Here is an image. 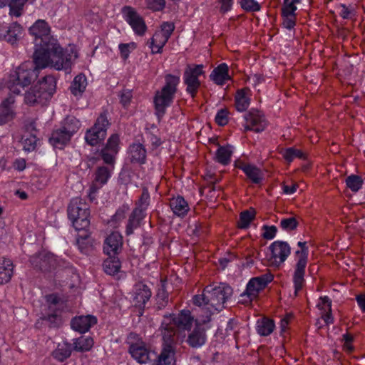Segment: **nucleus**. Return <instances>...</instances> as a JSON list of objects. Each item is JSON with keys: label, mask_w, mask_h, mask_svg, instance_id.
Segmentation results:
<instances>
[{"label": "nucleus", "mask_w": 365, "mask_h": 365, "mask_svg": "<svg viewBox=\"0 0 365 365\" xmlns=\"http://www.w3.org/2000/svg\"><path fill=\"white\" fill-rule=\"evenodd\" d=\"M262 230H264L262 236L266 240H272L275 237L277 232V227L274 225H264L262 227Z\"/></svg>", "instance_id": "nucleus-63"}, {"label": "nucleus", "mask_w": 365, "mask_h": 365, "mask_svg": "<svg viewBox=\"0 0 365 365\" xmlns=\"http://www.w3.org/2000/svg\"><path fill=\"white\" fill-rule=\"evenodd\" d=\"M245 124L244 130H252L256 133L263 131L267 122L264 115L258 110H250L245 115Z\"/></svg>", "instance_id": "nucleus-18"}, {"label": "nucleus", "mask_w": 365, "mask_h": 365, "mask_svg": "<svg viewBox=\"0 0 365 365\" xmlns=\"http://www.w3.org/2000/svg\"><path fill=\"white\" fill-rule=\"evenodd\" d=\"M273 279L274 276L270 272L251 278L247 284L245 290L240 294L242 299L240 302L242 304L251 303Z\"/></svg>", "instance_id": "nucleus-6"}, {"label": "nucleus", "mask_w": 365, "mask_h": 365, "mask_svg": "<svg viewBox=\"0 0 365 365\" xmlns=\"http://www.w3.org/2000/svg\"><path fill=\"white\" fill-rule=\"evenodd\" d=\"M317 307L322 311V312L327 310L330 311V309L331 308V301L327 296L321 297L319 299V302Z\"/></svg>", "instance_id": "nucleus-62"}, {"label": "nucleus", "mask_w": 365, "mask_h": 365, "mask_svg": "<svg viewBox=\"0 0 365 365\" xmlns=\"http://www.w3.org/2000/svg\"><path fill=\"white\" fill-rule=\"evenodd\" d=\"M173 99V93H156L153 103L155 114L159 119L164 115L166 108L170 106Z\"/></svg>", "instance_id": "nucleus-22"}, {"label": "nucleus", "mask_w": 365, "mask_h": 365, "mask_svg": "<svg viewBox=\"0 0 365 365\" xmlns=\"http://www.w3.org/2000/svg\"><path fill=\"white\" fill-rule=\"evenodd\" d=\"M38 139L34 134H29L22 138V145L26 151H33L36 149Z\"/></svg>", "instance_id": "nucleus-52"}, {"label": "nucleus", "mask_w": 365, "mask_h": 365, "mask_svg": "<svg viewBox=\"0 0 365 365\" xmlns=\"http://www.w3.org/2000/svg\"><path fill=\"white\" fill-rule=\"evenodd\" d=\"M146 137L149 143L151 144L153 149H156L162 144L160 138L151 132L146 133Z\"/></svg>", "instance_id": "nucleus-64"}, {"label": "nucleus", "mask_w": 365, "mask_h": 365, "mask_svg": "<svg viewBox=\"0 0 365 365\" xmlns=\"http://www.w3.org/2000/svg\"><path fill=\"white\" fill-rule=\"evenodd\" d=\"M255 212L254 210H245L240 213V219L237 222V226L240 229H245L249 227L250 222L255 218Z\"/></svg>", "instance_id": "nucleus-48"}, {"label": "nucleus", "mask_w": 365, "mask_h": 365, "mask_svg": "<svg viewBox=\"0 0 365 365\" xmlns=\"http://www.w3.org/2000/svg\"><path fill=\"white\" fill-rule=\"evenodd\" d=\"M87 85L88 81L86 76L80 73L74 78L70 87L71 91H84Z\"/></svg>", "instance_id": "nucleus-46"}, {"label": "nucleus", "mask_w": 365, "mask_h": 365, "mask_svg": "<svg viewBox=\"0 0 365 365\" xmlns=\"http://www.w3.org/2000/svg\"><path fill=\"white\" fill-rule=\"evenodd\" d=\"M127 343L129 344L128 351L131 356L140 364H145L151 359L152 355L155 356V353L135 333L129 334Z\"/></svg>", "instance_id": "nucleus-8"}, {"label": "nucleus", "mask_w": 365, "mask_h": 365, "mask_svg": "<svg viewBox=\"0 0 365 365\" xmlns=\"http://www.w3.org/2000/svg\"><path fill=\"white\" fill-rule=\"evenodd\" d=\"M169 206L174 215L183 217L190 210L188 202L181 195H177L170 199Z\"/></svg>", "instance_id": "nucleus-26"}, {"label": "nucleus", "mask_w": 365, "mask_h": 365, "mask_svg": "<svg viewBox=\"0 0 365 365\" xmlns=\"http://www.w3.org/2000/svg\"><path fill=\"white\" fill-rule=\"evenodd\" d=\"M123 237L118 232H113L105 240L103 250L108 255H116L121 249Z\"/></svg>", "instance_id": "nucleus-25"}, {"label": "nucleus", "mask_w": 365, "mask_h": 365, "mask_svg": "<svg viewBox=\"0 0 365 365\" xmlns=\"http://www.w3.org/2000/svg\"><path fill=\"white\" fill-rule=\"evenodd\" d=\"M76 244L81 252L85 255H89L94 249V240L88 233L78 235Z\"/></svg>", "instance_id": "nucleus-33"}, {"label": "nucleus", "mask_w": 365, "mask_h": 365, "mask_svg": "<svg viewBox=\"0 0 365 365\" xmlns=\"http://www.w3.org/2000/svg\"><path fill=\"white\" fill-rule=\"evenodd\" d=\"M24 4V0H11L10 3V14L19 17L21 15Z\"/></svg>", "instance_id": "nucleus-57"}, {"label": "nucleus", "mask_w": 365, "mask_h": 365, "mask_svg": "<svg viewBox=\"0 0 365 365\" xmlns=\"http://www.w3.org/2000/svg\"><path fill=\"white\" fill-rule=\"evenodd\" d=\"M71 354V345L67 342L58 344L57 348L53 351L52 356L58 361H63Z\"/></svg>", "instance_id": "nucleus-37"}, {"label": "nucleus", "mask_w": 365, "mask_h": 365, "mask_svg": "<svg viewBox=\"0 0 365 365\" xmlns=\"http://www.w3.org/2000/svg\"><path fill=\"white\" fill-rule=\"evenodd\" d=\"M120 136L117 133L112 134L107 140L105 147L108 150H113L116 153L120 150Z\"/></svg>", "instance_id": "nucleus-56"}, {"label": "nucleus", "mask_w": 365, "mask_h": 365, "mask_svg": "<svg viewBox=\"0 0 365 365\" xmlns=\"http://www.w3.org/2000/svg\"><path fill=\"white\" fill-rule=\"evenodd\" d=\"M204 66L187 65L183 74V80L187 86L186 91H197L200 87L199 77L204 74Z\"/></svg>", "instance_id": "nucleus-15"}, {"label": "nucleus", "mask_w": 365, "mask_h": 365, "mask_svg": "<svg viewBox=\"0 0 365 365\" xmlns=\"http://www.w3.org/2000/svg\"><path fill=\"white\" fill-rule=\"evenodd\" d=\"M151 295V290L146 284L143 282L135 284V296L133 299L135 306L139 307H143L150 299Z\"/></svg>", "instance_id": "nucleus-29"}, {"label": "nucleus", "mask_w": 365, "mask_h": 365, "mask_svg": "<svg viewBox=\"0 0 365 365\" xmlns=\"http://www.w3.org/2000/svg\"><path fill=\"white\" fill-rule=\"evenodd\" d=\"M78 58L73 47L63 49L57 40H51L41 49H35L33 55L35 69L51 66L56 70H70L72 61Z\"/></svg>", "instance_id": "nucleus-1"}, {"label": "nucleus", "mask_w": 365, "mask_h": 365, "mask_svg": "<svg viewBox=\"0 0 365 365\" xmlns=\"http://www.w3.org/2000/svg\"><path fill=\"white\" fill-rule=\"evenodd\" d=\"M13 274V264L9 259H0V284L10 281Z\"/></svg>", "instance_id": "nucleus-34"}, {"label": "nucleus", "mask_w": 365, "mask_h": 365, "mask_svg": "<svg viewBox=\"0 0 365 365\" xmlns=\"http://www.w3.org/2000/svg\"><path fill=\"white\" fill-rule=\"evenodd\" d=\"M104 260L103 267L104 272L109 275H115L118 274L120 269L121 264L119 259L113 255Z\"/></svg>", "instance_id": "nucleus-35"}, {"label": "nucleus", "mask_w": 365, "mask_h": 365, "mask_svg": "<svg viewBox=\"0 0 365 365\" xmlns=\"http://www.w3.org/2000/svg\"><path fill=\"white\" fill-rule=\"evenodd\" d=\"M228 110L226 108L219 110L215 115V123L220 126H224L228 123Z\"/></svg>", "instance_id": "nucleus-60"}, {"label": "nucleus", "mask_w": 365, "mask_h": 365, "mask_svg": "<svg viewBox=\"0 0 365 365\" xmlns=\"http://www.w3.org/2000/svg\"><path fill=\"white\" fill-rule=\"evenodd\" d=\"M93 346V340L91 337L81 336L73 341V349L77 351H88Z\"/></svg>", "instance_id": "nucleus-43"}, {"label": "nucleus", "mask_w": 365, "mask_h": 365, "mask_svg": "<svg viewBox=\"0 0 365 365\" xmlns=\"http://www.w3.org/2000/svg\"><path fill=\"white\" fill-rule=\"evenodd\" d=\"M125 21L131 26L135 34L143 36L147 26L143 17L131 6H125L122 9Z\"/></svg>", "instance_id": "nucleus-12"}, {"label": "nucleus", "mask_w": 365, "mask_h": 365, "mask_svg": "<svg viewBox=\"0 0 365 365\" xmlns=\"http://www.w3.org/2000/svg\"><path fill=\"white\" fill-rule=\"evenodd\" d=\"M51 29L45 20H37L30 28L29 33L34 36L35 49H41L51 40H56L50 35Z\"/></svg>", "instance_id": "nucleus-11"}, {"label": "nucleus", "mask_w": 365, "mask_h": 365, "mask_svg": "<svg viewBox=\"0 0 365 365\" xmlns=\"http://www.w3.org/2000/svg\"><path fill=\"white\" fill-rule=\"evenodd\" d=\"M283 157L287 161L292 162L295 158H304V154L300 150L289 148L284 151Z\"/></svg>", "instance_id": "nucleus-55"}, {"label": "nucleus", "mask_w": 365, "mask_h": 365, "mask_svg": "<svg viewBox=\"0 0 365 365\" xmlns=\"http://www.w3.org/2000/svg\"><path fill=\"white\" fill-rule=\"evenodd\" d=\"M240 4L246 12L254 13L261 9L260 4L255 0H241Z\"/></svg>", "instance_id": "nucleus-54"}, {"label": "nucleus", "mask_w": 365, "mask_h": 365, "mask_svg": "<svg viewBox=\"0 0 365 365\" xmlns=\"http://www.w3.org/2000/svg\"><path fill=\"white\" fill-rule=\"evenodd\" d=\"M232 153V147L230 145L219 146L215 153V160L223 165H227L231 161Z\"/></svg>", "instance_id": "nucleus-36"}, {"label": "nucleus", "mask_w": 365, "mask_h": 365, "mask_svg": "<svg viewBox=\"0 0 365 365\" xmlns=\"http://www.w3.org/2000/svg\"><path fill=\"white\" fill-rule=\"evenodd\" d=\"M145 216L146 214H142L140 211L133 210L126 223L125 235L129 236L133 234L134 230L141 225L142 221Z\"/></svg>", "instance_id": "nucleus-31"}, {"label": "nucleus", "mask_w": 365, "mask_h": 365, "mask_svg": "<svg viewBox=\"0 0 365 365\" xmlns=\"http://www.w3.org/2000/svg\"><path fill=\"white\" fill-rule=\"evenodd\" d=\"M113 168L114 167L111 168L108 165L107 166L98 167L95 173L96 182L99 183L101 185H105L110 178Z\"/></svg>", "instance_id": "nucleus-38"}, {"label": "nucleus", "mask_w": 365, "mask_h": 365, "mask_svg": "<svg viewBox=\"0 0 365 365\" xmlns=\"http://www.w3.org/2000/svg\"><path fill=\"white\" fill-rule=\"evenodd\" d=\"M110 125L106 113H102L96 119L94 125L86 132V142L91 146L98 145L106 138Z\"/></svg>", "instance_id": "nucleus-9"}, {"label": "nucleus", "mask_w": 365, "mask_h": 365, "mask_svg": "<svg viewBox=\"0 0 365 365\" xmlns=\"http://www.w3.org/2000/svg\"><path fill=\"white\" fill-rule=\"evenodd\" d=\"M128 155V159L132 163L143 165L146 163L147 150L142 143H133L130 145Z\"/></svg>", "instance_id": "nucleus-23"}, {"label": "nucleus", "mask_w": 365, "mask_h": 365, "mask_svg": "<svg viewBox=\"0 0 365 365\" xmlns=\"http://www.w3.org/2000/svg\"><path fill=\"white\" fill-rule=\"evenodd\" d=\"M118 153L113 150H108L106 147H103L101 152L100 155L103 162L110 167H114L115 158Z\"/></svg>", "instance_id": "nucleus-50"}, {"label": "nucleus", "mask_w": 365, "mask_h": 365, "mask_svg": "<svg viewBox=\"0 0 365 365\" xmlns=\"http://www.w3.org/2000/svg\"><path fill=\"white\" fill-rule=\"evenodd\" d=\"M346 184L352 192H356L361 188L363 180L359 175H351L346 178Z\"/></svg>", "instance_id": "nucleus-49"}, {"label": "nucleus", "mask_w": 365, "mask_h": 365, "mask_svg": "<svg viewBox=\"0 0 365 365\" xmlns=\"http://www.w3.org/2000/svg\"><path fill=\"white\" fill-rule=\"evenodd\" d=\"M297 245L300 247V250L295 252L296 264L293 274L295 296H297V293L302 289L304 284V275L309 254L306 242H299Z\"/></svg>", "instance_id": "nucleus-5"}, {"label": "nucleus", "mask_w": 365, "mask_h": 365, "mask_svg": "<svg viewBox=\"0 0 365 365\" xmlns=\"http://www.w3.org/2000/svg\"><path fill=\"white\" fill-rule=\"evenodd\" d=\"M298 222L295 217L283 218L280 222V227L286 231L294 230L297 228Z\"/></svg>", "instance_id": "nucleus-58"}, {"label": "nucleus", "mask_w": 365, "mask_h": 365, "mask_svg": "<svg viewBox=\"0 0 365 365\" xmlns=\"http://www.w3.org/2000/svg\"><path fill=\"white\" fill-rule=\"evenodd\" d=\"M161 332L163 340V348L153 365H173L175 354V331L169 323L164 322L161 324Z\"/></svg>", "instance_id": "nucleus-3"}, {"label": "nucleus", "mask_w": 365, "mask_h": 365, "mask_svg": "<svg viewBox=\"0 0 365 365\" xmlns=\"http://www.w3.org/2000/svg\"><path fill=\"white\" fill-rule=\"evenodd\" d=\"M81 122L72 115L66 116L61 123L60 127L71 138L81 128Z\"/></svg>", "instance_id": "nucleus-32"}, {"label": "nucleus", "mask_w": 365, "mask_h": 365, "mask_svg": "<svg viewBox=\"0 0 365 365\" xmlns=\"http://www.w3.org/2000/svg\"><path fill=\"white\" fill-rule=\"evenodd\" d=\"M339 14L344 19H351L356 16V9L353 5L341 4L338 6Z\"/></svg>", "instance_id": "nucleus-51"}, {"label": "nucleus", "mask_w": 365, "mask_h": 365, "mask_svg": "<svg viewBox=\"0 0 365 365\" xmlns=\"http://www.w3.org/2000/svg\"><path fill=\"white\" fill-rule=\"evenodd\" d=\"M56 89V79L53 76H46L39 83L40 91H55Z\"/></svg>", "instance_id": "nucleus-47"}, {"label": "nucleus", "mask_w": 365, "mask_h": 365, "mask_svg": "<svg viewBox=\"0 0 365 365\" xmlns=\"http://www.w3.org/2000/svg\"><path fill=\"white\" fill-rule=\"evenodd\" d=\"M210 79L216 85L227 86L232 83V76L230 74L229 66L222 63L215 67L210 74Z\"/></svg>", "instance_id": "nucleus-20"}, {"label": "nucleus", "mask_w": 365, "mask_h": 365, "mask_svg": "<svg viewBox=\"0 0 365 365\" xmlns=\"http://www.w3.org/2000/svg\"><path fill=\"white\" fill-rule=\"evenodd\" d=\"M68 216L76 230H85L90 226V212L88 205L81 198L71 200L68 207Z\"/></svg>", "instance_id": "nucleus-4"}, {"label": "nucleus", "mask_w": 365, "mask_h": 365, "mask_svg": "<svg viewBox=\"0 0 365 365\" xmlns=\"http://www.w3.org/2000/svg\"><path fill=\"white\" fill-rule=\"evenodd\" d=\"M30 262L34 269L43 272H50L57 266L56 256L46 251H41L31 257Z\"/></svg>", "instance_id": "nucleus-14"}, {"label": "nucleus", "mask_w": 365, "mask_h": 365, "mask_svg": "<svg viewBox=\"0 0 365 365\" xmlns=\"http://www.w3.org/2000/svg\"><path fill=\"white\" fill-rule=\"evenodd\" d=\"M249 93H236L235 96V106L237 111H245L250 104Z\"/></svg>", "instance_id": "nucleus-39"}, {"label": "nucleus", "mask_w": 365, "mask_h": 365, "mask_svg": "<svg viewBox=\"0 0 365 365\" xmlns=\"http://www.w3.org/2000/svg\"><path fill=\"white\" fill-rule=\"evenodd\" d=\"M302 0H283L281 7V16L282 17V25L284 28L291 30L297 22V5L302 3Z\"/></svg>", "instance_id": "nucleus-13"}, {"label": "nucleus", "mask_w": 365, "mask_h": 365, "mask_svg": "<svg viewBox=\"0 0 365 365\" xmlns=\"http://www.w3.org/2000/svg\"><path fill=\"white\" fill-rule=\"evenodd\" d=\"M233 293L232 288L226 283H215L206 286L201 294L193 297V304L203 307L206 309L209 315L207 319L204 322L210 321V316L215 312H221L226 308V303L230 299Z\"/></svg>", "instance_id": "nucleus-2"}, {"label": "nucleus", "mask_w": 365, "mask_h": 365, "mask_svg": "<svg viewBox=\"0 0 365 365\" xmlns=\"http://www.w3.org/2000/svg\"><path fill=\"white\" fill-rule=\"evenodd\" d=\"M244 173L254 183L258 184L262 180L261 170L255 165H249V166L245 167Z\"/></svg>", "instance_id": "nucleus-45"}, {"label": "nucleus", "mask_w": 365, "mask_h": 365, "mask_svg": "<svg viewBox=\"0 0 365 365\" xmlns=\"http://www.w3.org/2000/svg\"><path fill=\"white\" fill-rule=\"evenodd\" d=\"M165 0H146L147 8L153 11H162L165 7Z\"/></svg>", "instance_id": "nucleus-61"}, {"label": "nucleus", "mask_w": 365, "mask_h": 365, "mask_svg": "<svg viewBox=\"0 0 365 365\" xmlns=\"http://www.w3.org/2000/svg\"><path fill=\"white\" fill-rule=\"evenodd\" d=\"M269 249L271 252L269 261L274 266H280L288 257L291 252V248L287 242L274 241Z\"/></svg>", "instance_id": "nucleus-16"}, {"label": "nucleus", "mask_w": 365, "mask_h": 365, "mask_svg": "<svg viewBox=\"0 0 365 365\" xmlns=\"http://www.w3.org/2000/svg\"><path fill=\"white\" fill-rule=\"evenodd\" d=\"M97 323L94 316H79L74 317L71 322V328L80 333L87 332L92 326Z\"/></svg>", "instance_id": "nucleus-24"}, {"label": "nucleus", "mask_w": 365, "mask_h": 365, "mask_svg": "<svg viewBox=\"0 0 365 365\" xmlns=\"http://www.w3.org/2000/svg\"><path fill=\"white\" fill-rule=\"evenodd\" d=\"M180 83V77L173 75H167L165 76V85L161 91H175L177 86Z\"/></svg>", "instance_id": "nucleus-53"}, {"label": "nucleus", "mask_w": 365, "mask_h": 365, "mask_svg": "<svg viewBox=\"0 0 365 365\" xmlns=\"http://www.w3.org/2000/svg\"><path fill=\"white\" fill-rule=\"evenodd\" d=\"M150 205V194L147 188H143L142 194L133 210L140 211L142 214H146V210Z\"/></svg>", "instance_id": "nucleus-44"}, {"label": "nucleus", "mask_w": 365, "mask_h": 365, "mask_svg": "<svg viewBox=\"0 0 365 365\" xmlns=\"http://www.w3.org/2000/svg\"><path fill=\"white\" fill-rule=\"evenodd\" d=\"M175 30V25L172 22L165 21L160 27V30L155 32L150 41L148 42L152 53H161L164 46L168 42Z\"/></svg>", "instance_id": "nucleus-10"}, {"label": "nucleus", "mask_w": 365, "mask_h": 365, "mask_svg": "<svg viewBox=\"0 0 365 365\" xmlns=\"http://www.w3.org/2000/svg\"><path fill=\"white\" fill-rule=\"evenodd\" d=\"M206 334L203 328L196 327L187 336L186 342L192 348L197 349L206 342Z\"/></svg>", "instance_id": "nucleus-30"}, {"label": "nucleus", "mask_w": 365, "mask_h": 365, "mask_svg": "<svg viewBox=\"0 0 365 365\" xmlns=\"http://www.w3.org/2000/svg\"><path fill=\"white\" fill-rule=\"evenodd\" d=\"M68 136L61 127L53 130L48 139L49 143L55 148L63 149L71 141Z\"/></svg>", "instance_id": "nucleus-28"}, {"label": "nucleus", "mask_w": 365, "mask_h": 365, "mask_svg": "<svg viewBox=\"0 0 365 365\" xmlns=\"http://www.w3.org/2000/svg\"><path fill=\"white\" fill-rule=\"evenodd\" d=\"M166 280H160V285L157 292V307L162 309L168 303V293L165 289Z\"/></svg>", "instance_id": "nucleus-42"}, {"label": "nucleus", "mask_w": 365, "mask_h": 365, "mask_svg": "<svg viewBox=\"0 0 365 365\" xmlns=\"http://www.w3.org/2000/svg\"><path fill=\"white\" fill-rule=\"evenodd\" d=\"M136 47L135 43L131 42L128 43H120L118 48L120 53V56L123 60L128 59L131 51L134 50Z\"/></svg>", "instance_id": "nucleus-59"}, {"label": "nucleus", "mask_w": 365, "mask_h": 365, "mask_svg": "<svg viewBox=\"0 0 365 365\" xmlns=\"http://www.w3.org/2000/svg\"><path fill=\"white\" fill-rule=\"evenodd\" d=\"M34 71L25 68V65H21L18 68L16 78L12 86H8L11 91H20L29 86L34 80Z\"/></svg>", "instance_id": "nucleus-19"}, {"label": "nucleus", "mask_w": 365, "mask_h": 365, "mask_svg": "<svg viewBox=\"0 0 365 365\" xmlns=\"http://www.w3.org/2000/svg\"><path fill=\"white\" fill-rule=\"evenodd\" d=\"M6 31L5 40L13 44L21 35L22 27L17 23H13L9 26H6Z\"/></svg>", "instance_id": "nucleus-41"}, {"label": "nucleus", "mask_w": 365, "mask_h": 365, "mask_svg": "<svg viewBox=\"0 0 365 365\" xmlns=\"http://www.w3.org/2000/svg\"><path fill=\"white\" fill-rule=\"evenodd\" d=\"M194 321L193 317L189 310L183 309L177 316L173 317L171 314L169 316L165 315L164 320L162 322H166L169 323L170 326L173 327L175 331V328L180 330L190 331L192 327Z\"/></svg>", "instance_id": "nucleus-17"}, {"label": "nucleus", "mask_w": 365, "mask_h": 365, "mask_svg": "<svg viewBox=\"0 0 365 365\" xmlns=\"http://www.w3.org/2000/svg\"><path fill=\"white\" fill-rule=\"evenodd\" d=\"M46 299L48 311L41 319L48 322V326L51 328L59 327L63 323L61 313L65 307V302L55 294L47 295Z\"/></svg>", "instance_id": "nucleus-7"}, {"label": "nucleus", "mask_w": 365, "mask_h": 365, "mask_svg": "<svg viewBox=\"0 0 365 365\" xmlns=\"http://www.w3.org/2000/svg\"><path fill=\"white\" fill-rule=\"evenodd\" d=\"M273 320L264 318L257 322V331L260 336L269 335L274 329Z\"/></svg>", "instance_id": "nucleus-40"}, {"label": "nucleus", "mask_w": 365, "mask_h": 365, "mask_svg": "<svg viewBox=\"0 0 365 365\" xmlns=\"http://www.w3.org/2000/svg\"><path fill=\"white\" fill-rule=\"evenodd\" d=\"M15 97L11 94L0 104V125L11 121L16 116L14 110Z\"/></svg>", "instance_id": "nucleus-21"}, {"label": "nucleus", "mask_w": 365, "mask_h": 365, "mask_svg": "<svg viewBox=\"0 0 365 365\" xmlns=\"http://www.w3.org/2000/svg\"><path fill=\"white\" fill-rule=\"evenodd\" d=\"M52 94L53 93H25L24 101L30 106H43L51 99Z\"/></svg>", "instance_id": "nucleus-27"}]
</instances>
